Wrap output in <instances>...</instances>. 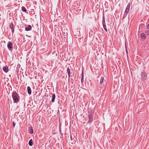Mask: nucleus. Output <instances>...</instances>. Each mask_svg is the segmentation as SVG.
<instances>
[{
  "instance_id": "4be33fe9",
  "label": "nucleus",
  "mask_w": 149,
  "mask_h": 149,
  "mask_svg": "<svg viewBox=\"0 0 149 149\" xmlns=\"http://www.w3.org/2000/svg\"><path fill=\"white\" fill-rule=\"evenodd\" d=\"M125 47L126 52V53H127V46H126V44H125Z\"/></svg>"
},
{
  "instance_id": "f8f14e48",
  "label": "nucleus",
  "mask_w": 149,
  "mask_h": 149,
  "mask_svg": "<svg viewBox=\"0 0 149 149\" xmlns=\"http://www.w3.org/2000/svg\"><path fill=\"white\" fill-rule=\"evenodd\" d=\"M67 72L69 79L70 77V71L69 67H68L67 69Z\"/></svg>"
},
{
  "instance_id": "f3484780",
  "label": "nucleus",
  "mask_w": 149,
  "mask_h": 149,
  "mask_svg": "<svg viewBox=\"0 0 149 149\" xmlns=\"http://www.w3.org/2000/svg\"><path fill=\"white\" fill-rule=\"evenodd\" d=\"M29 144L30 146H31L33 145V143L32 139H31L29 142Z\"/></svg>"
},
{
  "instance_id": "f03ea898",
  "label": "nucleus",
  "mask_w": 149,
  "mask_h": 149,
  "mask_svg": "<svg viewBox=\"0 0 149 149\" xmlns=\"http://www.w3.org/2000/svg\"><path fill=\"white\" fill-rule=\"evenodd\" d=\"M104 82H105V80H104V77H102L100 80V84H101V85L100 86V91H103L105 89V86L104 85L102 86V85L103 83L104 84Z\"/></svg>"
},
{
  "instance_id": "7ed1b4c3",
  "label": "nucleus",
  "mask_w": 149,
  "mask_h": 149,
  "mask_svg": "<svg viewBox=\"0 0 149 149\" xmlns=\"http://www.w3.org/2000/svg\"><path fill=\"white\" fill-rule=\"evenodd\" d=\"M102 24L104 29L106 32H107V29L105 24V19L104 17V16L102 18Z\"/></svg>"
},
{
  "instance_id": "4468645a",
  "label": "nucleus",
  "mask_w": 149,
  "mask_h": 149,
  "mask_svg": "<svg viewBox=\"0 0 149 149\" xmlns=\"http://www.w3.org/2000/svg\"><path fill=\"white\" fill-rule=\"evenodd\" d=\"M56 98V95L55 94H54L52 95V102H54Z\"/></svg>"
},
{
  "instance_id": "5701e85b",
  "label": "nucleus",
  "mask_w": 149,
  "mask_h": 149,
  "mask_svg": "<svg viewBox=\"0 0 149 149\" xmlns=\"http://www.w3.org/2000/svg\"><path fill=\"white\" fill-rule=\"evenodd\" d=\"M147 28L149 29V24H148L147 26Z\"/></svg>"
},
{
  "instance_id": "0eeeda50",
  "label": "nucleus",
  "mask_w": 149,
  "mask_h": 149,
  "mask_svg": "<svg viewBox=\"0 0 149 149\" xmlns=\"http://www.w3.org/2000/svg\"><path fill=\"white\" fill-rule=\"evenodd\" d=\"M10 28L11 29L12 32L13 34L14 32L15 26L13 22L10 23Z\"/></svg>"
},
{
  "instance_id": "ddd939ff",
  "label": "nucleus",
  "mask_w": 149,
  "mask_h": 149,
  "mask_svg": "<svg viewBox=\"0 0 149 149\" xmlns=\"http://www.w3.org/2000/svg\"><path fill=\"white\" fill-rule=\"evenodd\" d=\"M27 92L28 94L29 95L31 94V88L29 86H28L27 87Z\"/></svg>"
},
{
  "instance_id": "2eb2a0df",
  "label": "nucleus",
  "mask_w": 149,
  "mask_h": 149,
  "mask_svg": "<svg viewBox=\"0 0 149 149\" xmlns=\"http://www.w3.org/2000/svg\"><path fill=\"white\" fill-rule=\"evenodd\" d=\"M29 132L32 134L33 133V129L32 127H29Z\"/></svg>"
},
{
  "instance_id": "9b49d317",
  "label": "nucleus",
  "mask_w": 149,
  "mask_h": 149,
  "mask_svg": "<svg viewBox=\"0 0 149 149\" xmlns=\"http://www.w3.org/2000/svg\"><path fill=\"white\" fill-rule=\"evenodd\" d=\"M141 76L143 78L145 79H146L147 77L146 74L144 72H142L141 73Z\"/></svg>"
},
{
  "instance_id": "20e7f679",
  "label": "nucleus",
  "mask_w": 149,
  "mask_h": 149,
  "mask_svg": "<svg viewBox=\"0 0 149 149\" xmlns=\"http://www.w3.org/2000/svg\"><path fill=\"white\" fill-rule=\"evenodd\" d=\"M7 47L9 50H11V49L13 48V44L12 42L10 41L8 42Z\"/></svg>"
},
{
  "instance_id": "aec40b11",
  "label": "nucleus",
  "mask_w": 149,
  "mask_h": 149,
  "mask_svg": "<svg viewBox=\"0 0 149 149\" xmlns=\"http://www.w3.org/2000/svg\"><path fill=\"white\" fill-rule=\"evenodd\" d=\"M146 33L147 35H149V31H147L146 32Z\"/></svg>"
},
{
  "instance_id": "1a4fd4ad",
  "label": "nucleus",
  "mask_w": 149,
  "mask_h": 149,
  "mask_svg": "<svg viewBox=\"0 0 149 149\" xmlns=\"http://www.w3.org/2000/svg\"><path fill=\"white\" fill-rule=\"evenodd\" d=\"M3 70L4 72L6 73L8 72V68L7 66H6L5 67H3Z\"/></svg>"
},
{
  "instance_id": "6e6552de",
  "label": "nucleus",
  "mask_w": 149,
  "mask_h": 149,
  "mask_svg": "<svg viewBox=\"0 0 149 149\" xmlns=\"http://www.w3.org/2000/svg\"><path fill=\"white\" fill-rule=\"evenodd\" d=\"M88 123L90 124L93 121V117H88Z\"/></svg>"
},
{
  "instance_id": "39448f33",
  "label": "nucleus",
  "mask_w": 149,
  "mask_h": 149,
  "mask_svg": "<svg viewBox=\"0 0 149 149\" xmlns=\"http://www.w3.org/2000/svg\"><path fill=\"white\" fill-rule=\"evenodd\" d=\"M88 117L93 116L94 112L92 110L90 109L88 110Z\"/></svg>"
},
{
  "instance_id": "f257e3e1",
  "label": "nucleus",
  "mask_w": 149,
  "mask_h": 149,
  "mask_svg": "<svg viewBox=\"0 0 149 149\" xmlns=\"http://www.w3.org/2000/svg\"><path fill=\"white\" fill-rule=\"evenodd\" d=\"M12 97L13 99L14 103H17L19 101L20 97L15 91L12 92Z\"/></svg>"
},
{
  "instance_id": "b1692460",
  "label": "nucleus",
  "mask_w": 149,
  "mask_h": 149,
  "mask_svg": "<svg viewBox=\"0 0 149 149\" xmlns=\"http://www.w3.org/2000/svg\"><path fill=\"white\" fill-rule=\"evenodd\" d=\"M70 139H71V140H72V136H70Z\"/></svg>"
},
{
  "instance_id": "a211bd4d",
  "label": "nucleus",
  "mask_w": 149,
  "mask_h": 149,
  "mask_svg": "<svg viewBox=\"0 0 149 149\" xmlns=\"http://www.w3.org/2000/svg\"><path fill=\"white\" fill-rule=\"evenodd\" d=\"M84 73L83 72H82V75L81 77V81L82 83L84 82Z\"/></svg>"
},
{
  "instance_id": "9d476101",
  "label": "nucleus",
  "mask_w": 149,
  "mask_h": 149,
  "mask_svg": "<svg viewBox=\"0 0 149 149\" xmlns=\"http://www.w3.org/2000/svg\"><path fill=\"white\" fill-rule=\"evenodd\" d=\"M32 27L30 25H29L28 27H26L25 28L26 31H28L31 30Z\"/></svg>"
},
{
  "instance_id": "412c9836",
  "label": "nucleus",
  "mask_w": 149,
  "mask_h": 149,
  "mask_svg": "<svg viewBox=\"0 0 149 149\" xmlns=\"http://www.w3.org/2000/svg\"><path fill=\"white\" fill-rule=\"evenodd\" d=\"M15 123L14 122H13V125L14 126H15Z\"/></svg>"
},
{
  "instance_id": "423d86ee",
  "label": "nucleus",
  "mask_w": 149,
  "mask_h": 149,
  "mask_svg": "<svg viewBox=\"0 0 149 149\" xmlns=\"http://www.w3.org/2000/svg\"><path fill=\"white\" fill-rule=\"evenodd\" d=\"M130 6V3H128L126 8V9L125 11V13L127 15V14L128 12L129 11V9Z\"/></svg>"
},
{
  "instance_id": "6ab92c4d",
  "label": "nucleus",
  "mask_w": 149,
  "mask_h": 149,
  "mask_svg": "<svg viewBox=\"0 0 149 149\" xmlns=\"http://www.w3.org/2000/svg\"><path fill=\"white\" fill-rule=\"evenodd\" d=\"M22 10L23 12L26 13V9L24 6H22Z\"/></svg>"
},
{
  "instance_id": "dca6fc26",
  "label": "nucleus",
  "mask_w": 149,
  "mask_h": 149,
  "mask_svg": "<svg viewBox=\"0 0 149 149\" xmlns=\"http://www.w3.org/2000/svg\"><path fill=\"white\" fill-rule=\"evenodd\" d=\"M141 38L143 39H144L146 38V35L144 33H141Z\"/></svg>"
}]
</instances>
